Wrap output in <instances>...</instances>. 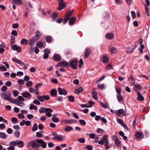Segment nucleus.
Listing matches in <instances>:
<instances>
[{"instance_id": "nucleus-1", "label": "nucleus", "mask_w": 150, "mask_h": 150, "mask_svg": "<svg viewBox=\"0 0 150 150\" xmlns=\"http://www.w3.org/2000/svg\"><path fill=\"white\" fill-rule=\"evenodd\" d=\"M11 94L9 91L2 92L1 94V98L6 100L11 101L12 98H11Z\"/></svg>"}, {"instance_id": "nucleus-2", "label": "nucleus", "mask_w": 150, "mask_h": 150, "mask_svg": "<svg viewBox=\"0 0 150 150\" xmlns=\"http://www.w3.org/2000/svg\"><path fill=\"white\" fill-rule=\"evenodd\" d=\"M36 140L31 141L28 142L27 146L30 149H31V148H38L39 147L38 144L37 143Z\"/></svg>"}, {"instance_id": "nucleus-3", "label": "nucleus", "mask_w": 150, "mask_h": 150, "mask_svg": "<svg viewBox=\"0 0 150 150\" xmlns=\"http://www.w3.org/2000/svg\"><path fill=\"white\" fill-rule=\"evenodd\" d=\"M52 134L54 136V137L52 138V139L54 140L62 141L64 139V136L60 134H58L56 132H53L52 133Z\"/></svg>"}, {"instance_id": "nucleus-4", "label": "nucleus", "mask_w": 150, "mask_h": 150, "mask_svg": "<svg viewBox=\"0 0 150 150\" xmlns=\"http://www.w3.org/2000/svg\"><path fill=\"white\" fill-rule=\"evenodd\" d=\"M77 63L78 61L77 59H71L69 61V66L70 65L72 68L75 69L77 68Z\"/></svg>"}, {"instance_id": "nucleus-5", "label": "nucleus", "mask_w": 150, "mask_h": 150, "mask_svg": "<svg viewBox=\"0 0 150 150\" xmlns=\"http://www.w3.org/2000/svg\"><path fill=\"white\" fill-rule=\"evenodd\" d=\"M58 5L59 6L58 8L57 9L59 10H61L63 9L66 5L65 3L64 2L63 0H59Z\"/></svg>"}, {"instance_id": "nucleus-6", "label": "nucleus", "mask_w": 150, "mask_h": 150, "mask_svg": "<svg viewBox=\"0 0 150 150\" xmlns=\"http://www.w3.org/2000/svg\"><path fill=\"white\" fill-rule=\"evenodd\" d=\"M39 112L40 113H45L46 112H52V110L50 108H45L43 107H41L39 110Z\"/></svg>"}, {"instance_id": "nucleus-7", "label": "nucleus", "mask_w": 150, "mask_h": 150, "mask_svg": "<svg viewBox=\"0 0 150 150\" xmlns=\"http://www.w3.org/2000/svg\"><path fill=\"white\" fill-rule=\"evenodd\" d=\"M126 110L123 109H120L116 112V113L118 116H119L120 115L125 116L126 115Z\"/></svg>"}, {"instance_id": "nucleus-8", "label": "nucleus", "mask_w": 150, "mask_h": 150, "mask_svg": "<svg viewBox=\"0 0 150 150\" xmlns=\"http://www.w3.org/2000/svg\"><path fill=\"white\" fill-rule=\"evenodd\" d=\"M38 39V38H36V36H34L32 38L30 39L29 42V44L31 45V48H32V45Z\"/></svg>"}, {"instance_id": "nucleus-9", "label": "nucleus", "mask_w": 150, "mask_h": 150, "mask_svg": "<svg viewBox=\"0 0 150 150\" xmlns=\"http://www.w3.org/2000/svg\"><path fill=\"white\" fill-rule=\"evenodd\" d=\"M91 52V49L89 48H86L84 51V58L87 57L90 54Z\"/></svg>"}, {"instance_id": "nucleus-10", "label": "nucleus", "mask_w": 150, "mask_h": 150, "mask_svg": "<svg viewBox=\"0 0 150 150\" xmlns=\"http://www.w3.org/2000/svg\"><path fill=\"white\" fill-rule=\"evenodd\" d=\"M57 66H63L68 67L69 66V64L67 62L63 61L59 63Z\"/></svg>"}, {"instance_id": "nucleus-11", "label": "nucleus", "mask_w": 150, "mask_h": 150, "mask_svg": "<svg viewBox=\"0 0 150 150\" xmlns=\"http://www.w3.org/2000/svg\"><path fill=\"white\" fill-rule=\"evenodd\" d=\"M58 91L59 95H66L67 94V92L65 89L64 88H62L60 87L58 88Z\"/></svg>"}, {"instance_id": "nucleus-12", "label": "nucleus", "mask_w": 150, "mask_h": 150, "mask_svg": "<svg viewBox=\"0 0 150 150\" xmlns=\"http://www.w3.org/2000/svg\"><path fill=\"white\" fill-rule=\"evenodd\" d=\"M12 49L14 51H16L18 52H21V48L20 46H18L17 45H15L12 46Z\"/></svg>"}, {"instance_id": "nucleus-13", "label": "nucleus", "mask_w": 150, "mask_h": 150, "mask_svg": "<svg viewBox=\"0 0 150 150\" xmlns=\"http://www.w3.org/2000/svg\"><path fill=\"white\" fill-rule=\"evenodd\" d=\"M37 143L41 144V146L43 148H45L47 146L46 143L42 140L41 139H36Z\"/></svg>"}, {"instance_id": "nucleus-14", "label": "nucleus", "mask_w": 150, "mask_h": 150, "mask_svg": "<svg viewBox=\"0 0 150 150\" xmlns=\"http://www.w3.org/2000/svg\"><path fill=\"white\" fill-rule=\"evenodd\" d=\"M62 122L64 124H72L74 122V120L72 119H65L62 120Z\"/></svg>"}, {"instance_id": "nucleus-15", "label": "nucleus", "mask_w": 150, "mask_h": 150, "mask_svg": "<svg viewBox=\"0 0 150 150\" xmlns=\"http://www.w3.org/2000/svg\"><path fill=\"white\" fill-rule=\"evenodd\" d=\"M76 20V17H72L69 20V25L71 26H72L73 25L75 22Z\"/></svg>"}, {"instance_id": "nucleus-16", "label": "nucleus", "mask_w": 150, "mask_h": 150, "mask_svg": "<svg viewBox=\"0 0 150 150\" xmlns=\"http://www.w3.org/2000/svg\"><path fill=\"white\" fill-rule=\"evenodd\" d=\"M12 60L13 61L16 62L18 64H20L21 66L24 65L25 64V63L24 62H22L21 60H19L16 58H13L12 59Z\"/></svg>"}, {"instance_id": "nucleus-17", "label": "nucleus", "mask_w": 150, "mask_h": 150, "mask_svg": "<svg viewBox=\"0 0 150 150\" xmlns=\"http://www.w3.org/2000/svg\"><path fill=\"white\" fill-rule=\"evenodd\" d=\"M25 98L30 99L31 97V95L29 92H23L21 94Z\"/></svg>"}, {"instance_id": "nucleus-18", "label": "nucleus", "mask_w": 150, "mask_h": 150, "mask_svg": "<svg viewBox=\"0 0 150 150\" xmlns=\"http://www.w3.org/2000/svg\"><path fill=\"white\" fill-rule=\"evenodd\" d=\"M135 137L137 139L142 138L144 137V134L143 133L140 132H137L135 134Z\"/></svg>"}, {"instance_id": "nucleus-19", "label": "nucleus", "mask_w": 150, "mask_h": 150, "mask_svg": "<svg viewBox=\"0 0 150 150\" xmlns=\"http://www.w3.org/2000/svg\"><path fill=\"white\" fill-rule=\"evenodd\" d=\"M137 99L139 100L142 101L144 100V98L143 96L142 95L140 92H137Z\"/></svg>"}, {"instance_id": "nucleus-20", "label": "nucleus", "mask_w": 150, "mask_h": 150, "mask_svg": "<svg viewBox=\"0 0 150 150\" xmlns=\"http://www.w3.org/2000/svg\"><path fill=\"white\" fill-rule=\"evenodd\" d=\"M142 88V87L139 84H136L134 86L133 89L136 92L138 91L141 90Z\"/></svg>"}, {"instance_id": "nucleus-21", "label": "nucleus", "mask_w": 150, "mask_h": 150, "mask_svg": "<svg viewBox=\"0 0 150 150\" xmlns=\"http://www.w3.org/2000/svg\"><path fill=\"white\" fill-rule=\"evenodd\" d=\"M92 96L93 98L95 100H98V98L97 96V93L94 90H93L92 91Z\"/></svg>"}, {"instance_id": "nucleus-22", "label": "nucleus", "mask_w": 150, "mask_h": 150, "mask_svg": "<svg viewBox=\"0 0 150 150\" xmlns=\"http://www.w3.org/2000/svg\"><path fill=\"white\" fill-rule=\"evenodd\" d=\"M106 38L110 40L114 38V34L112 33H108L106 35Z\"/></svg>"}, {"instance_id": "nucleus-23", "label": "nucleus", "mask_w": 150, "mask_h": 150, "mask_svg": "<svg viewBox=\"0 0 150 150\" xmlns=\"http://www.w3.org/2000/svg\"><path fill=\"white\" fill-rule=\"evenodd\" d=\"M57 93L56 90L54 89H52L50 92V95L52 97H54L55 96Z\"/></svg>"}, {"instance_id": "nucleus-24", "label": "nucleus", "mask_w": 150, "mask_h": 150, "mask_svg": "<svg viewBox=\"0 0 150 150\" xmlns=\"http://www.w3.org/2000/svg\"><path fill=\"white\" fill-rule=\"evenodd\" d=\"M54 59L57 61H58L60 60L61 57L58 54H55L53 56Z\"/></svg>"}, {"instance_id": "nucleus-25", "label": "nucleus", "mask_w": 150, "mask_h": 150, "mask_svg": "<svg viewBox=\"0 0 150 150\" xmlns=\"http://www.w3.org/2000/svg\"><path fill=\"white\" fill-rule=\"evenodd\" d=\"M102 61L103 63H107L109 61V58L106 56L102 57Z\"/></svg>"}, {"instance_id": "nucleus-26", "label": "nucleus", "mask_w": 150, "mask_h": 150, "mask_svg": "<svg viewBox=\"0 0 150 150\" xmlns=\"http://www.w3.org/2000/svg\"><path fill=\"white\" fill-rule=\"evenodd\" d=\"M73 130V128L72 127L67 126H66L64 129V131L67 132H69Z\"/></svg>"}, {"instance_id": "nucleus-27", "label": "nucleus", "mask_w": 150, "mask_h": 150, "mask_svg": "<svg viewBox=\"0 0 150 150\" xmlns=\"http://www.w3.org/2000/svg\"><path fill=\"white\" fill-rule=\"evenodd\" d=\"M58 13L56 12H54L52 13L51 15V17L54 20L57 17V16Z\"/></svg>"}, {"instance_id": "nucleus-28", "label": "nucleus", "mask_w": 150, "mask_h": 150, "mask_svg": "<svg viewBox=\"0 0 150 150\" xmlns=\"http://www.w3.org/2000/svg\"><path fill=\"white\" fill-rule=\"evenodd\" d=\"M83 90V89L82 87H80L79 88L75 89L74 93H75L78 94L82 92Z\"/></svg>"}, {"instance_id": "nucleus-29", "label": "nucleus", "mask_w": 150, "mask_h": 150, "mask_svg": "<svg viewBox=\"0 0 150 150\" xmlns=\"http://www.w3.org/2000/svg\"><path fill=\"white\" fill-rule=\"evenodd\" d=\"M117 100L119 102H120L123 101V98L121 95H118L117 96Z\"/></svg>"}, {"instance_id": "nucleus-30", "label": "nucleus", "mask_w": 150, "mask_h": 150, "mask_svg": "<svg viewBox=\"0 0 150 150\" xmlns=\"http://www.w3.org/2000/svg\"><path fill=\"white\" fill-rule=\"evenodd\" d=\"M18 140L11 142L9 144V146H16L17 145Z\"/></svg>"}, {"instance_id": "nucleus-31", "label": "nucleus", "mask_w": 150, "mask_h": 150, "mask_svg": "<svg viewBox=\"0 0 150 150\" xmlns=\"http://www.w3.org/2000/svg\"><path fill=\"white\" fill-rule=\"evenodd\" d=\"M18 143L17 145L19 147L22 148L23 147L24 144L23 142L22 141H19L18 140Z\"/></svg>"}, {"instance_id": "nucleus-32", "label": "nucleus", "mask_w": 150, "mask_h": 150, "mask_svg": "<svg viewBox=\"0 0 150 150\" xmlns=\"http://www.w3.org/2000/svg\"><path fill=\"white\" fill-rule=\"evenodd\" d=\"M100 103L102 106L105 109H106L109 107V105L107 103H106L105 104H104V103L101 102H100Z\"/></svg>"}, {"instance_id": "nucleus-33", "label": "nucleus", "mask_w": 150, "mask_h": 150, "mask_svg": "<svg viewBox=\"0 0 150 150\" xmlns=\"http://www.w3.org/2000/svg\"><path fill=\"white\" fill-rule=\"evenodd\" d=\"M29 109L30 110L34 109L35 110H37V107L34 104H31L29 106Z\"/></svg>"}, {"instance_id": "nucleus-34", "label": "nucleus", "mask_w": 150, "mask_h": 150, "mask_svg": "<svg viewBox=\"0 0 150 150\" xmlns=\"http://www.w3.org/2000/svg\"><path fill=\"white\" fill-rule=\"evenodd\" d=\"M74 9H72L71 11H68L66 15V17L68 18L69 19L71 16L73 12H74Z\"/></svg>"}, {"instance_id": "nucleus-35", "label": "nucleus", "mask_w": 150, "mask_h": 150, "mask_svg": "<svg viewBox=\"0 0 150 150\" xmlns=\"http://www.w3.org/2000/svg\"><path fill=\"white\" fill-rule=\"evenodd\" d=\"M13 2L15 4L18 5L22 4H23L21 0H13Z\"/></svg>"}, {"instance_id": "nucleus-36", "label": "nucleus", "mask_w": 150, "mask_h": 150, "mask_svg": "<svg viewBox=\"0 0 150 150\" xmlns=\"http://www.w3.org/2000/svg\"><path fill=\"white\" fill-rule=\"evenodd\" d=\"M36 45L39 48L42 47L43 46V43L42 41H39L36 43Z\"/></svg>"}, {"instance_id": "nucleus-37", "label": "nucleus", "mask_w": 150, "mask_h": 150, "mask_svg": "<svg viewBox=\"0 0 150 150\" xmlns=\"http://www.w3.org/2000/svg\"><path fill=\"white\" fill-rule=\"evenodd\" d=\"M108 136L107 135H105L103 136V137L101 139L104 142V143L108 142Z\"/></svg>"}, {"instance_id": "nucleus-38", "label": "nucleus", "mask_w": 150, "mask_h": 150, "mask_svg": "<svg viewBox=\"0 0 150 150\" xmlns=\"http://www.w3.org/2000/svg\"><path fill=\"white\" fill-rule=\"evenodd\" d=\"M46 40L47 42L49 43L52 41V38L50 36H47L46 37Z\"/></svg>"}, {"instance_id": "nucleus-39", "label": "nucleus", "mask_w": 150, "mask_h": 150, "mask_svg": "<svg viewBox=\"0 0 150 150\" xmlns=\"http://www.w3.org/2000/svg\"><path fill=\"white\" fill-rule=\"evenodd\" d=\"M11 121L12 123L15 124H17L18 122V121L17 118L15 117H13L11 119Z\"/></svg>"}, {"instance_id": "nucleus-40", "label": "nucleus", "mask_w": 150, "mask_h": 150, "mask_svg": "<svg viewBox=\"0 0 150 150\" xmlns=\"http://www.w3.org/2000/svg\"><path fill=\"white\" fill-rule=\"evenodd\" d=\"M109 51L111 53H115L116 52V49L114 47H112L109 50Z\"/></svg>"}, {"instance_id": "nucleus-41", "label": "nucleus", "mask_w": 150, "mask_h": 150, "mask_svg": "<svg viewBox=\"0 0 150 150\" xmlns=\"http://www.w3.org/2000/svg\"><path fill=\"white\" fill-rule=\"evenodd\" d=\"M0 137L2 139H5L6 137V134L4 132H0Z\"/></svg>"}, {"instance_id": "nucleus-42", "label": "nucleus", "mask_w": 150, "mask_h": 150, "mask_svg": "<svg viewBox=\"0 0 150 150\" xmlns=\"http://www.w3.org/2000/svg\"><path fill=\"white\" fill-rule=\"evenodd\" d=\"M38 129V127L37 124L35 123L32 128V130L33 132L36 131Z\"/></svg>"}, {"instance_id": "nucleus-43", "label": "nucleus", "mask_w": 150, "mask_h": 150, "mask_svg": "<svg viewBox=\"0 0 150 150\" xmlns=\"http://www.w3.org/2000/svg\"><path fill=\"white\" fill-rule=\"evenodd\" d=\"M2 122L6 124H8V121L7 120L4 119L2 117L0 116V122Z\"/></svg>"}, {"instance_id": "nucleus-44", "label": "nucleus", "mask_w": 150, "mask_h": 150, "mask_svg": "<svg viewBox=\"0 0 150 150\" xmlns=\"http://www.w3.org/2000/svg\"><path fill=\"white\" fill-rule=\"evenodd\" d=\"M21 43L22 45L25 44L26 45L28 42V40L25 39H23L21 41Z\"/></svg>"}, {"instance_id": "nucleus-45", "label": "nucleus", "mask_w": 150, "mask_h": 150, "mask_svg": "<svg viewBox=\"0 0 150 150\" xmlns=\"http://www.w3.org/2000/svg\"><path fill=\"white\" fill-rule=\"evenodd\" d=\"M42 33L38 30H37L35 33V35L34 36H36L38 38L41 36L42 35Z\"/></svg>"}, {"instance_id": "nucleus-46", "label": "nucleus", "mask_w": 150, "mask_h": 150, "mask_svg": "<svg viewBox=\"0 0 150 150\" xmlns=\"http://www.w3.org/2000/svg\"><path fill=\"white\" fill-rule=\"evenodd\" d=\"M115 143L116 145L118 146H120L121 145V142L118 139H116L115 140Z\"/></svg>"}, {"instance_id": "nucleus-47", "label": "nucleus", "mask_w": 150, "mask_h": 150, "mask_svg": "<svg viewBox=\"0 0 150 150\" xmlns=\"http://www.w3.org/2000/svg\"><path fill=\"white\" fill-rule=\"evenodd\" d=\"M68 99L69 101L71 102H73L74 100V97L72 96H68Z\"/></svg>"}, {"instance_id": "nucleus-48", "label": "nucleus", "mask_w": 150, "mask_h": 150, "mask_svg": "<svg viewBox=\"0 0 150 150\" xmlns=\"http://www.w3.org/2000/svg\"><path fill=\"white\" fill-rule=\"evenodd\" d=\"M18 101L21 102H23L24 101V98L21 96H19L18 97Z\"/></svg>"}, {"instance_id": "nucleus-49", "label": "nucleus", "mask_w": 150, "mask_h": 150, "mask_svg": "<svg viewBox=\"0 0 150 150\" xmlns=\"http://www.w3.org/2000/svg\"><path fill=\"white\" fill-rule=\"evenodd\" d=\"M20 132L18 131H16L14 133L15 136L17 138H19L20 136Z\"/></svg>"}, {"instance_id": "nucleus-50", "label": "nucleus", "mask_w": 150, "mask_h": 150, "mask_svg": "<svg viewBox=\"0 0 150 150\" xmlns=\"http://www.w3.org/2000/svg\"><path fill=\"white\" fill-rule=\"evenodd\" d=\"M117 120L118 123L121 125H122L124 123L123 120L121 119H119L117 118Z\"/></svg>"}, {"instance_id": "nucleus-51", "label": "nucleus", "mask_w": 150, "mask_h": 150, "mask_svg": "<svg viewBox=\"0 0 150 150\" xmlns=\"http://www.w3.org/2000/svg\"><path fill=\"white\" fill-rule=\"evenodd\" d=\"M26 86L27 87L31 86L33 85V82L32 81H28L26 83Z\"/></svg>"}, {"instance_id": "nucleus-52", "label": "nucleus", "mask_w": 150, "mask_h": 150, "mask_svg": "<svg viewBox=\"0 0 150 150\" xmlns=\"http://www.w3.org/2000/svg\"><path fill=\"white\" fill-rule=\"evenodd\" d=\"M43 95L42 96H38L37 97V98L41 102H43L44 101L43 98Z\"/></svg>"}, {"instance_id": "nucleus-53", "label": "nucleus", "mask_w": 150, "mask_h": 150, "mask_svg": "<svg viewBox=\"0 0 150 150\" xmlns=\"http://www.w3.org/2000/svg\"><path fill=\"white\" fill-rule=\"evenodd\" d=\"M79 122L80 124L83 126L85 125H86V121L83 120H79Z\"/></svg>"}, {"instance_id": "nucleus-54", "label": "nucleus", "mask_w": 150, "mask_h": 150, "mask_svg": "<svg viewBox=\"0 0 150 150\" xmlns=\"http://www.w3.org/2000/svg\"><path fill=\"white\" fill-rule=\"evenodd\" d=\"M13 95L15 97H16L18 95V92L17 90H13Z\"/></svg>"}, {"instance_id": "nucleus-55", "label": "nucleus", "mask_w": 150, "mask_h": 150, "mask_svg": "<svg viewBox=\"0 0 150 150\" xmlns=\"http://www.w3.org/2000/svg\"><path fill=\"white\" fill-rule=\"evenodd\" d=\"M106 69L107 70L112 69H113V67L111 64H107L106 66Z\"/></svg>"}, {"instance_id": "nucleus-56", "label": "nucleus", "mask_w": 150, "mask_h": 150, "mask_svg": "<svg viewBox=\"0 0 150 150\" xmlns=\"http://www.w3.org/2000/svg\"><path fill=\"white\" fill-rule=\"evenodd\" d=\"M115 88L117 93L118 95H121V91L119 88H117L116 86H115Z\"/></svg>"}, {"instance_id": "nucleus-57", "label": "nucleus", "mask_w": 150, "mask_h": 150, "mask_svg": "<svg viewBox=\"0 0 150 150\" xmlns=\"http://www.w3.org/2000/svg\"><path fill=\"white\" fill-rule=\"evenodd\" d=\"M15 42V38L13 36H11V44H14Z\"/></svg>"}, {"instance_id": "nucleus-58", "label": "nucleus", "mask_w": 150, "mask_h": 150, "mask_svg": "<svg viewBox=\"0 0 150 150\" xmlns=\"http://www.w3.org/2000/svg\"><path fill=\"white\" fill-rule=\"evenodd\" d=\"M18 83L20 85H22L24 83V81L22 79H19L18 81Z\"/></svg>"}, {"instance_id": "nucleus-59", "label": "nucleus", "mask_w": 150, "mask_h": 150, "mask_svg": "<svg viewBox=\"0 0 150 150\" xmlns=\"http://www.w3.org/2000/svg\"><path fill=\"white\" fill-rule=\"evenodd\" d=\"M33 49L34 48V52L36 54H38L39 52V50L37 47H35V48L34 47H32Z\"/></svg>"}, {"instance_id": "nucleus-60", "label": "nucleus", "mask_w": 150, "mask_h": 150, "mask_svg": "<svg viewBox=\"0 0 150 150\" xmlns=\"http://www.w3.org/2000/svg\"><path fill=\"white\" fill-rule=\"evenodd\" d=\"M36 135L38 137L40 138L42 137V134H41V132H36Z\"/></svg>"}, {"instance_id": "nucleus-61", "label": "nucleus", "mask_w": 150, "mask_h": 150, "mask_svg": "<svg viewBox=\"0 0 150 150\" xmlns=\"http://www.w3.org/2000/svg\"><path fill=\"white\" fill-rule=\"evenodd\" d=\"M0 70L2 71H7V69L3 65L0 67Z\"/></svg>"}, {"instance_id": "nucleus-62", "label": "nucleus", "mask_w": 150, "mask_h": 150, "mask_svg": "<svg viewBox=\"0 0 150 150\" xmlns=\"http://www.w3.org/2000/svg\"><path fill=\"white\" fill-rule=\"evenodd\" d=\"M43 100H49L50 97L49 96L47 95H43Z\"/></svg>"}, {"instance_id": "nucleus-63", "label": "nucleus", "mask_w": 150, "mask_h": 150, "mask_svg": "<svg viewBox=\"0 0 150 150\" xmlns=\"http://www.w3.org/2000/svg\"><path fill=\"white\" fill-rule=\"evenodd\" d=\"M53 121L54 122H59V120L58 118L56 117H53L52 118Z\"/></svg>"}, {"instance_id": "nucleus-64", "label": "nucleus", "mask_w": 150, "mask_h": 150, "mask_svg": "<svg viewBox=\"0 0 150 150\" xmlns=\"http://www.w3.org/2000/svg\"><path fill=\"white\" fill-rule=\"evenodd\" d=\"M86 149L88 150H92L93 148L91 145H88L86 146Z\"/></svg>"}]
</instances>
